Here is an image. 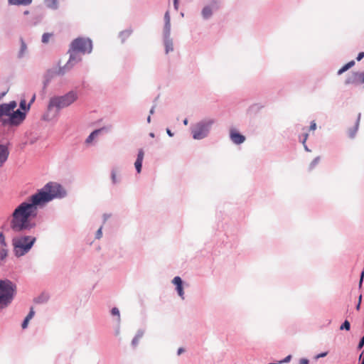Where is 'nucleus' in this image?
Segmentation results:
<instances>
[{
	"label": "nucleus",
	"mask_w": 364,
	"mask_h": 364,
	"mask_svg": "<svg viewBox=\"0 0 364 364\" xmlns=\"http://www.w3.org/2000/svg\"><path fill=\"white\" fill-rule=\"evenodd\" d=\"M65 195L62 186L55 183H48L36 193L20 203L14 210L10 220V228L15 232L29 230L36 226L33 222L38 215V208L43 207L55 198Z\"/></svg>",
	"instance_id": "1"
},
{
	"label": "nucleus",
	"mask_w": 364,
	"mask_h": 364,
	"mask_svg": "<svg viewBox=\"0 0 364 364\" xmlns=\"http://www.w3.org/2000/svg\"><path fill=\"white\" fill-rule=\"evenodd\" d=\"M92 49V41L90 39L78 38L74 40L69 50L70 58L65 65V68L70 69L75 63L81 60L79 53H90Z\"/></svg>",
	"instance_id": "2"
},
{
	"label": "nucleus",
	"mask_w": 364,
	"mask_h": 364,
	"mask_svg": "<svg viewBox=\"0 0 364 364\" xmlns=\"http://www.w3.org/2000/svg\"><path fill=\"white\" fill-rule=\"evenodd\" d=\"M16 106L17 104L15 101L0 105V121H2L4 124H9L18 126L25 119L26 114L24 112L19 109L14 111Z\"/></svg>",
	"instance_id": "3"
},
{
	"label": "nucleus",
	"mask_w": 364,
	"mask_h": 364,
	"mask_svg": "<svg viewBox=\"0 0 364 364\" xmlns=\"http://www.w3.org/2000/svg\"><path fill=\"white\" fill-rule=\"evenodd\" d=\"M16 294V285L9 279L0 280V309L7 307Z\"/></svg>",
	"instance_id": "4"
},
{
	"label": "nucleus",
	"mask_w": 364,
	"mask_h": 364,
	"mask_svg": "<svg viewBox=\"0 0 364 364\" xmlns=\"http://www.w3.org/2000/svg\"><path fill=\"white\" fill-rule=\"evenodd\" d=\"M77 99V95L75 92L71 91L66 95L60 97H54L50 98L48 106V109L51 110L54 107L58 110L68 107Z\"/></svg>",
	"instance_id": "5"
},
{
	"label": "nucleus",
	"mask_w": 364,
	"mask_h": 364,
	"mask_svg": "<svg viewBox=\"0 0 364 364\" xmlns=\"http://www.w3.org/2000/svg\"><path fill=\"white\" fill-rule=\"evenodd\" d=\"M36 241V237L31 236L17 237L13 239L14 253L21 257L28 252Z\"/></svg>",
	"instance_id": "6"
},
{
	"label": "nucleus",
	"mask_w": 364,
	"mask_h": 364,
	"mask_svg": "<svg viewBox=\"0 0 364 364\" xmlns=\"http://www.w3.org/2000/svg\"><path fill=\"white\" fill-rule=\"evenodd\" d=\"M213 122L212 120H206L196 124L192 128L193 137L195 139H201L205 138L210 130Z\"/></svg>",
	"instance_id": "7"
},
{
	"label": "nucleus",
	"mask_w": 364,
	"mask_h": 364,
	"mask_svg": "<svg viewBox=\"0 0 364 364\" xmlns=\"http://www.w3.org/2000/svg\"><path fill=\"white\" fill-rule=\"evenodd\" d=\"M360 77H363V83H364V73H353L350 75H349L346 80V84H356L358 82V79Z\"/></svg>",
	"instance_id": "8"
},
{
	"label": "nucleus",
	"mask_w": 364,
	"mask_h": 364,
	"mask_svg": "<svg viewBox=\"0 0 364 364\" xmlns=\"http://www.w3.org/2000/svg\"><path fill=\"white\" fill-rule=\"evenodd\" d=\"M230 139L235 144H240L245 140V137L243 135L240 134L235 130L230 131Z\"/></svg>",
	"instance_id": "9"
},
{
	"label": "nucleus",
	"mask_w": 364,
	"mask_h": 364,
	"mask_svg": "<svg viewBox=\"0 0 364 364\" xmlns=\"http://www.w3.org/2000/svg\"><path fill=\"white\" fill-rule=\"evenodd\" d=\"M9 151L5 145H0V167L6 162L9 157Z\"/></svg>",
	"instance_id": "10"
},
{
	"label": "nucleus",
	"mask_w": 364,
	"mask_h": 364,
	"mask_svg": "<svg viewBox=\"0 0 364 364\" xmlns=\"http://www.w3.org/2000/svg\"><path fill=\"white\" fill-rule=\"evenodd\" d=\"M32 0H9V3L12 5H28Z\"/></svg>",
	"instance_id": "11"
},
{
	"label": "nucleus",
	"mask_w": 364,
	"mask_h": 364,
	"mask_svg": "<svg viewBox=\"0 0 364 364\" xmlns=\"http://www.w3.org/2000/svg\"><path fill=\"white\" fill-rule=\"evenodd\" d=\"M354 65H355L354 60H351V61L348 62L347 64H346L341 69L338 70V75H341L342 73H343L344 72H346V70L350 69L351 67H353Z\"/></svg>",
	"instance_id": "12"
},
{
	"label": "nucleus",
	"mask_w": 364,
	"mask_h": 364,
	"mask_svg": "<svg viewBox=\"0 0 364 364\" xmlns=\"http://www.w3.org/2000/svg\"><path fill=\"white\" fill-rule=\"evenodd\" d=\"M104 130H105V129L102 128V129H96L94 132H92L90 134V136L87 137V139H86V142L87 143H90L91 141H92V140L95 139V137L96 136H97L99 133L102 132Z\"/></svg>",
	"instance_id": "13"
},
{
	"label": "nucleus",
	"mask_w": 364,
	"mask_h": 364,
	"mask_svg": "<svg viewBox=\"0 0 364 364\" xmlns=\"http://www.w3.org/2000/svg\"><path fill=\"white\" fill-rule=\"evenodd\" d=\"M213 9L208 6L203 8L202 11V15L204 18H208L212 15Z\"/></svg>",
	"instance_id": "14"
},
{
	"label": "nucleus",
	"mask_w": 364,
	"mask_h": 364,
	"mask_svg": "<svg viewBox=\"0 0 364 364\" xmlns=\"http://www.w3.org/2000/svg\"><path fill=\"white\" fill-rule=\"evenodd\" d=\"M27 49V46L26 43L23 41V38H21V49L18 53V58H22Z\"/></svg>",
	"instance_id": "15"
},
{
	"label": "nucleus",
	"mask_w": 364,
	"mask_h": 364,
	"mask_svg": "<svg viewBox=\"0 0 364 364\" xmlns=\"http://www.w3.org/2000/svg\"><path fill=\"white\" fill-rule=\"evenodd\" d=\"M164 19H165V28L166 30L169 32L170 31V27H171V20H170V15H169V12L168 11H166L165 15H164Z\"/></svg>",
	"instance_id": "16"
},
{
	"label": "nucleus",
	"mask_w": 364,
	"mask_h": 364,
	"mask_svg": "<svg viewBox=\"0 0 364 364\" xmlns=\"http://www.w3.org/2000/svg\"><path fill=\"white\" fill-rule=\"evenodd\" d=\"M360 119V114H359L358 116L357 122H356V124H355V126L354 129L349 131V136L350 138L354 137V136L355 134V132H357V129H358V124H359Z\"/></svg>",
	"instance_id": "17"
},
{
	"label": "nucleus",
	"mask_w": 364,
	"mask_h": 364,
	"mask_svg": "<svg viewBox=\"0 0 364 364\" xmlns=\"http://www.w3.org/2000/svg\"><path fill=\"white\" fill-rule=\"evenodd\" d=\"M321 161V157L320 156H317L312 161L311 163L309 165V168L310 169H314L315 168V166L320 162Z\"/></svg>",
	"instance_id": "18"
},
{
	"label": "nucleus",
	"mask_w": 364,
	"mask_h": 364,
	"mask_svg": "<svg viewBox=\"0 0 364 364\" xmlns=\"http://www.w3.org/2000/svg\"><path fill=\"white\" fill-rule=\"evenodd\" d=\"M45 2L50 8H55L57 6V0H45Z\"/></svg>",
	"instance_id": "19"
},
{
	"label": "nucleus",
	"mask_w": 364,
	"mask_h": 364,
	"mask_svg": "<svg viewBox=\"0 0 364 364\" xmlns=\"http://www.w3.org/2000/svg\"><path fill=\"white\" fill-rule=\"evenodd\" d=\"M350 328V322L346 320L344 321V323L341 326L340 329L341 330H344L345 329L346 331H349Z\"/></svg>",
	"instance_id": "20"
},
{
	"label": "nucleus",
	"mask_w": 364,
	"mask_h": 364,
	"mask_svg": "<svg viewBox=\"0 0 364 364\" xmlns=\"http://www.w3.org/2000/svg\"><path fill=\"white\" fill-rule=\"evenodd\" d=\"M51 36H52L51 33H44L42 36L43 43H48L49 41L50 38H51Z\"/></svg>",
	"instance_id": "21"
},
{
	"label": "nucleus",
	"mask_w": 364,
	"mask_h": 364,
	"mask_svg": "<svg viewBox=\"0 0 364 364\" xmlns=\"http://www.w3.org/2000/svg\"><path fill=\"white\" fill-rule=\"evenodd\" d=\"M142 161H143L136 160V161L134 163L135 168H136V169L138 173L141 172V166H142Z\"/></svg>",
	"instance_id": "22"
},
{
	"label": "nucleus",
	"mask_w": 364,
	"mask_h": 364,
	"mask_svg": "<svg viewBox=\"0 0 364 364\" xmlns=\"http://www.w3.org/2000/svg\"><path fill=\"white\" fill-rule=\"evenodd\" d=\"M173 282V284L174 285H176V287H177V286H179V285H181V284H182V283H183V282H182V280H181V277H175L173 278V282Z\"/></svg>",
	"instance_id": "23"
},
{
	"label": "nucleus",
	"mask_w": 364,
	"mask_h": 364,
	"mask_svg": "<svg viewBox=\"0 0 364 364\" xmlns=\"http://www.w3.org/2000/svg\"><path fill=\"white\" fill-rule=\"evenodd\" d=\"M176 290L178 291V295L182 298L183 299V294H184V292H183V286L182 284L179 285V286H177L176 287Z\"/></svg>",
	"instance_id": "24"
},
{
	"label": "nucleus",
	"mask_w": 364,
	"mask_h": 364,
	"mask_svg": "<svg viewBox=\"0 0 364 364\" xmlns=\"http://www.w3.org/2000/svg\"><path fill=\"white\" fill-rule=\"evenodd\" d=\"M173 50V43L172 42H166V52L168 53L169 51Z\"/></svg>",
	"instance_id": "25"
},
{
	"label": "nucleus",
	"mask_w": 364,
	"mask_h": 364,
	"mask_svg": "<svg viewBox=\"0 0 364 364\" xmlns=\"http://www.w3.org/2000/svg\"><path fill=\"white\" fill-rule=\"evenodd\" d=\"M141 335H136L132 340V345L134 346H136L137 344H138V342L139 341V339L141 338Z\"/></svg>",
	"instance_id": "26"
},
{
	"label": "nucleus",
	"mask_w": 364,
	"mask_h": 364,
	"mask_svg": "<svg viewBox=\"0 0 364 364\" xmlns=\"http://www.w3.org/2000/svg\"><path fill=\"white\" fill-rule=\"evenodd\" d=\"M112 315L117 316L118 317V320H119V311L117 308L114 307L112 309Z\"/></svg>",
	"instance_id": "27"
},
{
	"label": "nucleus",
	"mask_w": 364,
	"mask_h": 364,
	"mask_svg": "<svg viewBox=\"0 0 364 364\" xmlns=\"http://www.w3.org/2000/svg\"><path fill=\"white\" fill-rule=\"evenodd\" d=\"M7 256V250L5 248H2L0 251V257L1 259H4Z\"/></svg>",
	"instance_id": "28"
},
{
	"label": "nucleus",
	"mask_w": 364,
	"mask_h": 364,
	"mask_svg": "<svg viewBox=\"0 0 364 364\" xmlns=\"http://www.w3.org/2000/svg\"><path fill=\"white\" fill-rule=\"evenodd\" d=\"M35 312L33 308L31 309L30 312L26 316V318H27L28 321H30L34 316Z\"/></svg>",
	"instance_id": "29"
},
{
	"label": "nucleus",
	"mask_w": 364,
	"mask_h": 364,
	"mask_svg": "<svg viewBox=\"0 0 364 364\" xmlns=\"http://www.w3.org/2000/svg\"><path fill=\"white\" fill-rule=\"evenodd\" d=\"M144 153L142 149L139 151L136 160L143 161Z\"/></svg>",
	"instance_id": "30"
},
{
	"label": "nucleus",
	"mask_w": 364,
	"mask_h": 364,
	"mask_svg": "<svg viewBox=\"0 0 364 364\" xmlns=\"http://www.w3.org/2000/svg\"><path fill=\"white\" fill-rule=\"evenodd\" d=\"M112 181L113 183H117L118 182V180L117 178V174L114 171H112Z\"/></svg>",
	"instance_id": "31"
},
{
	"label": "nucleus",
	"mask_w": 364,
	"mask_h": 364,
	"mask_svg": "<svg viewBox=\"0 0 364 364\" xmlns=\"http://www.w3.org/2000/svg\"><path fill=\"white\" fill-rule=\"evenodd\" d=\"M20 107L22 109H25V110H27V107L26 106V100H22L20 102Z\"/></svg>",
	"instance_id": "32"
},
{
	"label": "nucleus",
	"mask_w": 364,
	"mask_h": 364,
	"mask_svg": "<svg viewBox=\"0 0 364 364\" xmlns=\"http://www.w3.org/2000/svg\"><path fill=\"white\" fill-rule=\"evenodd\" d=\"M0 242L3 246H6L5 238L3 233H0Z\"/></svg>",
	"instance_id": "33"
},
{
	"label": "nucleus",
	"mask_w": 364,
	"mask_h": 364,
	"mask_svg": "<svg viewBox=\"0 0 364 364\" xmlns=\"http://www.w3.org/2000/svg\"><path fill=\"white\" fill-rule=\"evenodd\" d=\"M102 235V228H100L99 230L97 231L96 238L100 239V238H101Z\"/></svg>",
	"instance_id": "34"
},
{
	"label": "nucleus",
	"mask_w": 364,
	"mask_h": 364,
	"mask_svg": "<svg viewBox=\"0 0 364 364\" xmlns=\"http://www.w3.org/2000/svg\"><path fill=\"white\" fill-rule=\"evenodd\" d=\"M363 278H364V271H362V272L360 274V282H359V288H361V287H362Z\"/></svg>",
	"instance_id": "35"
},
{
	"label": "nucleus",
	"mask_w": 364,
	"mask_h": 364,
	"mask_svg": "<svg viewBox=\"0 0 364 364\" xmlns=\"http://www.w3.org/2000/svg\"><path fill=\"white\" fill-rule=\"evenodd\" d=\"M364 346V336L360 339L359 343H358V349H361Z\"/></svg>",
	"instance_id": "36"
},
{
	"label": "nucleus",
	"mask_w": 364,
	"mask_h": 364,
	"mask_svg": "<svg viewBox=\"0 0 364 364\" xmlns=\"http://www.w3.org/2000/svg\"><path fill=\"white\" fill-rule=\"evenodd\" d=\"M29 321L25 318L23 323H22V328L24 329L27 328Z\"/></svg>",
	"instance_id": "37"
},
{
	"label": "nucleus",
	"mask_w": 364,
	"mask_h": 364,
	"mask_svg": "<svg viewBox=\"0 0 364 364\" xmlns=\"http://www.w3.org/2000/svg\"><path fill=\"white\" fill-rule=\"evenodd\" d=\"M310 130L314 131L316 129V124L315 122H312L310 125Z\"/></svg>",
	"instance_id": "38"
},
{
	"label": "nucleus",
	"mask_w": 364,
	"mask_h": 364,
	"mask_svg": "<svg viewBox=\"0 0 364 364\" xmlns=\"http://www.w3.org/2000/svg\"><path fill=\"white\" fill-rule=\"evenodd\" d=\"M363 58H364V52H360L358 53V55L357 56V60L360 61Z\"/></svg>",
	"instance_id": "39"
},
{
	"label": "nucleus",
	"mask_w": 364,
	"mask_h": 364,
	"mask_svg": "<svg viewBox=\"0 0 364 364\" xmlns=\"http://www.w3.org/2000/svg\"><path fill=\"white\" fill-rule=\"evenodd\" d=\"M35 99H36V95H33L32 98H31V101H30V102H29V104H28V107H27V110L29 109L31 105L35 101Z\"/></svg>",
	"instance_id": "40"
},
{
	"label": "nucleus",
	"mask_w": 364,
	"mask_h": 364,
	"mask_svg": "<svg viewBox=\"0 0 364 364\" xmlns=\"http://www.w3.org/2000/svg\"><path fill=\"white\" fill-rule=\"evenodd\" d=\"M299 364H309V360L306 358H302L300 360Z\"/></svg>",
	"instance_id": "41"
},
{
	"label": "nucleus",
	"mask_w": 364,
	"mask_h": 364,
	"mask_svg": "<svg viewBox=\"0 0 364 364\" xmlns=\"http://www.w3.org/2000/svg\"><path fill=\"white\" fill-rule=\"evenodd\" d=\"M174 9L177 11L178 9V0H173Z\"/></svg>",
	"instance_id": "42"
},
{
	"label": "nucleus",
	"mask_w": 364,
	"mask_h": 364,
	"mask_svg": "<svg viewBox=\"0 0 364 364\" xmlns=\"http://www.w3.org/2000/svg\"><path fill=\"white\" fill-rule=\"evenodd\" d=\"M291 358V355H289L287 356V357H286V358L282 360V362H284V363H288V362H289V361H290Z\"/></svg>",
	"instance_id": "43"
},
{
	"label": "nucleus",
	"mask_w": 364,
	"mask_h": 364,
	"mask_svg": "<svg viewBox=\"0 0 364 364\" xmlns=\"http://www.w3.org/2000/svg\"><path fill=\"white\" fill-rule=\"evenodd\" d=\"M307 138H308V134H306H306L304 135V139H302V141H301V142H302V144H303L304 145H305V143H306V140H307Z\"/></svg>",
	"instance_id": "44"
},
{
	"label": "nucleus",
	"mask_w": 364,
	"mask_h": 364,
	"mask_svg": "<svg viewBox=\"0 0 364 364\" xmlns=\"http://www.w3.org/2000/svg\"><path fill=\"white\" fill-rule=\"evenodd\" d=\"M327 355V353H323L316 356V358L325 357Z\"/></svg>",
	"instance_id": "45"
},
{
	"label": "nucleus",
	"mask_w": 364,
	"mask_h": 364,
	"mask_svg": "<svg viewBox=\"0 0 364 364\" xmlns=\"http://www.w3.org/2000/svg\"><path fill=\"white\" fill-rule=\"evenodd\" d=\"M363 358V353H361L360 355L359 360H362L361 364H364V358Z\"/></svg>",
	"instance_id": "46"
},
{
	"label": "nucleus",
	"mask_w": 364,
	"mask_h": 364,
	"mask_svg": "<svg viewBox=\"0 0 364 364\" xmlns=\"http://www.w3.org/2000/svg\"><path fill=\"white\" fill-rule=\"evenodd\" d=\"M166 132H167V134H168L170 136H173V134L171 133V132L168 129L166 130Z\"/></svg>",
	"instance_id": "47"
},
{
	"label": "nucleus",
	"mask_w": 364,
	"mask_h": 364,
	"mask_svg": "<svg viewBox=\"0 0 364 364\" xmlns=\"http://www.w3.org/2000/svg\"><path fill=\"white\" fill-rule=\"evenodd\" d=\"M188 119H185L183 120V124H184L185 125H187V124H188Z\"/></svg>",
	"instance_id": "48"
},
{
	"label": "nucleus",
	"mask_w": 364,
	"mask_h": 364,
	"mask_svg": "<svg viewBox=\"0 0 364 364\" xmlns=\"http://www.w3.org/2000/svg\"><path fill=\"white\" fill-rule=\"evenodd\" d=\"M154 112V107H152L150 110V114H152Z\"/></svg>",
	"instance_id": "49"
},
{
	"label": "nucleus",
	"mask_w": 364,
	"mask_h": 364,
	"mask_svg": "<svg viewBox=\"0 0 364 364\" xmlns=\"http://www.w3.org/2000/svg\"><path fill=\"white\" fill-rule=\"evenodd\" d=\"M360 302H358V305H357V306H356V309H357V310H359V309H360Z\"/></svg>",
	"instance_id": "50"
},
{
	"label": "nucleus",
	"mask_w": 364,
	"mask_h": 364,
	"mask_svg": "<svg viewBox=\"0 0 364 364\" xmlns=\"http://www.w3.org/2000/svg\"><path fill=\"white\" fill-rule=\"evenodd\" d=\"M183 351V350L182 348H179L178 350V353L181 354Z\"/></svg>",
	"instance_id": "51"
},
{
	"label": "nucleus",
	"mask_w": 364,
	"mask_h": 364,
	"mask_svg": "<svg viewBox=\"0 0 364 364\" xmlns=\"http://www.w3.org/2000/svg\"><path fill=\"white\" fill-rule=\"evenodd\" d=\"M358 82H363V77H360V78L358 79Z\"/></svg>",
	"instance_id": "52"
},
{
	"label": "nucleus",
	"mask_w": 364,
	"mask_h": 364,
	"mask_svg": "<svg viewBox=\"0 0 364 364\" xmlns=\"http://www.w3.org/2000/svg\"><path fill=\"white\" fill-rule=\"evenodd\" d=\"M147 122H148L149 123H150V122H151V117H150V116H149V117H148V118H147Z\"/></svg>",
	"instance_id": "53"
},
{
	"label": "nucleus",
	"mask_w": 364,
	"mask_h": 364,
	"mask_svg": "<svg viewBox=\"0 0 364 364\" xmlns=\"http://www.w3.org/2000/svg\"><path fill=\"white\" fill-rule=\"evenodd\" d=\"M361 299H362V296H361V295H360V296H359V299H358V302L361 303Z\"/></svg>",
	"instance_id": "54"
},
{
	"label": "nucleus",
	"mask_w": 364,
	"mask_h": 364,
	"mask_svg": "<svg viewBox=\"0 0 364 364\" xmlns=\"http://www.w3.org/2000/svg\"><path fill=\"white\" fill-rule=\"evenodd\" d=\"M150 136H151V137H154V134L153 133H151V134H150Z\"/></svg>",
	"instance_id": "55"
}]
</instances>
